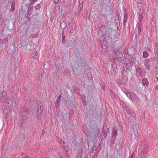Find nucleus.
Instances as JSON below:
<instances>
[{
    "instance_id": "obj_32",
    "label": "nucleus",
    "mask_w": 158,
    "mask_h": 158,
    "mask_svg": "<svg viewBox=\"0 0 158 158\" xmlns=\"http://www.w3.org/2000/svg\"><path fill=\"white\" fill-rule=\"evenodd\" d=\"M62 42L64 43H65V36H64V35H62Z\"/></svg>"
},
{
    "instance_id": "obj_46",
    "label": "nucleus",
    "mask_w": 158,
    "mask_h": 158,
    "mask_svg": "<svg viewBox=\"0 0 158 158\" xmlns=\"http://www.w3.org/2000/svg\"><path fill=\"white\" fill-rule=\"evenodd\" d=\"M45 158H46L45 157Z\"/></svg>"
},
{
    "instance_id": "obj_31",
    "label": "nucleus",
    "mask_w": 158,
    "mask_h": 158,
    "mask_svg": "<svg viewBox=\"0 0 158 158\" xmlns=\"http://www.w3.org/2000/svg\"><path fill=\"white\" fill-rule=\"evenodd\" d=\"M138 18H139V20L140 22H141V20L142 19V15L139 14V16Z\"/></svg>"
},
{
    "instance_id": "obj_43",
    "label": "nucleus",
    "mask_w": 158,
    "mask_h": 158,
    "mask_svg": "<svg viewBox=\"0 0 158 158\" xmlns=\"http://www.w3.org/2000/svg\"><path fill=\"white\" fill-rule=\"evenodd\" d=\"M156 78H157V81H158V77H156Z\"/></svg>"
},
{
    "instance_id": "obj_3",
    "label": "nucleus",
    "mask_w": 158,
    "mask_h": 158,
    "mask_svg": "<svg viewBox=\"0 0 158 158\" xmlns=\"http://www.w3.org/2000/svg\"><path fill=\"white\" fill-rule=\"evenodd\" d=\"M56 141L62 147L64 148V150H65L66 154L68 155V153L69 151V148L67 146H65V143L64 141H63L59 137H57L56 138ZM68 157L69 158V156L68 155H67Z\"/></svg>"
},
{
    "instance_id": "obj_5",
    "label": "nucleus",
    "mask_w": 158,
    "mask_h": 158,
    "mask_svg": "<svg viewBox=\"0 0 158 158\" xmlns=\"http://www.w3.org/2000/svg\"><path fill=\"white\" fill-rule=\"evenodd\" d=\"M43 108L41 106L38 107L37 111L36 117L38 119H39L42 114Z\"/></svg>"
},
{
    "instance_id": "obj_37",
    "label": "nucleus",
    "mask_w": 158,
    "mask_h": 158,
    "mask_svg": "<svg viewBox=\"0 0 158 158\" xmlns=\"http://www.w3.org/2000/svg\"><path fill=\"white\" fill-rule=\"evenodd\" d=\"M131 100V101L132 102H133L134 101V100L133 99H132L131 98H130V99Z\"/></svg>"
},
{
    "instance_id": "obj_26",
    "label": "nucleus",
    "mask_w": 158,
    "mask_h": 158,
    "mask_svg": "<svg viewBox=\"0 0 158 158\" xmlns=\"http://www.w3.org/2000/svg\"><path fill=\"white\" fill-rule=\"evenodd\" d=\"M116 137H113L112 136V139H111V142L112 144H113L115 143V138Z\"/></svg>"
},
{
    "instance_id": "obj_23",
    "label": "nucleus",
    "mask_w": 158,
    "mask_h": 158,
    "mask_svg": "<svg viewBox=\"0 0 158 158\" xmlns=\"http://www.w3.org/2000/svg\"><path fill=\"white\" fill-rule=\"evenodd\" d=\"M133 98H135V100L138 102H139L140 101V100L139 98L136 95H134Z\"/></svg>"
},
{
    "instance_id": "obj_4",
    "label": "nucleus",
    "mask_w": 158,
    "mask_h": 158,
    "mask_svg": "<svg viewBox=\"0 0 158 158\" xmlns=\"http://www.w3.org/2000/svg\"><path fill=\"white\" fill-rule=\"evenodd\" d=\"M142 69L139 67H137L136 68V74L138 76H140L141 77H143L145 76L144 74H143Z\"/></svg>"
},
{
    "instance_id": "obj_42",
    "label": "nucleus",
    "mask_w": 158,
    "mask_h": 158,
    "mask_svg": "<svg viewBox=\"0 0 158 158\" xmlns=\"http://www.w3.org/2000/svg\"><path fill=\"white\" fill-rule=\"evenodd\" d=\"M85 104H86V102H83V104H84V105H85Z\"/></svg>"
},
{
    "instance_id": "obj_40",
    "label": "nucleus",
    "mask_w": 158,
    "mask_h": 158,
    "mask_svg": "<svg viewBox=\"0 0 158 158\" xmlns=\"http://www.w3.org/2000/svg\"><path fill=\"white\" fill-rule=\"evenodd\" d=\"M156 89H158V85H157L156 87Z\"/></svg>"
},
{
    "instance_id": "obj_24",
    "label": "nucleus",
    "mask_w": 158,
    "mask_h": 158,
    "mask_svg": "<svg viewBox=\"0 0 158 158\" xmlns=\"http://www.w3.org/2000/svg\"><path fill=\"white\" fill-rule=\"evenodd\" d=\"M22 158H31L30 156H28L26 154L23 153L22 154Z\"/></svg>"
},
{
    "instance_id": "obj_29",
    "label": "nucleus",
    "mask_w": 158,
    "mask_h": 158,
    "mask_svg": "<svg viewBox=\"0 0 158 158\" xmlns=\"http://www.w3.org/2000/svg\"><path fill=\"white\" fill-rule=\"evenodd\" d=\"M96 149V147L94 146L91 149V152L93 153V151Z\"/></svg>"
},
{
    "instance_id": "obj_8",
    "label": "nucleus",
    "mask_w": 158,
    "mask_h": 158,
    "mask_svg": "<svg viewBox=\"0 0 158 158\" xmlns=\"http://www.w3.org/2000/svg\"><path fill=\"white\" fill-rule=\"evenodd\" d=\"M61 96L59 95L57 98L55 102V106L56 108H58L59 107L60 103V101Z\"/></svg>"
},
{
    "instance_id": "obj_39",
    "label": "nucleus",
    "mask_w": 158,
    "mask_h": 158,
    "mask_svg": "<svg viewBox=\"0 0 158 158\" xmlns=\"http://www.w3.org/2000/svg\"><path fill=\"white\" fill-rule=\"evenodd\" d=\"M86 126L85 124H83V127H85Z\"/></svg>"
},
{
    "instance_id": "obj_6",
    "label": "nucleus",
    "mask_w": 158,
    "mask_h": 158,
    "mask_svg": "<svg viewBox=\"0 0 158 158\" xmlns=\"http://www.w3.org/2000/svg\"><path fill=\"white\" fill-rule=\"evenodd\" d=\"M30 55L33 58L35 59H37L38 57V54L35 50L31 51Z\"/></svg>"
},
{
    "instance_id": "obj_16",
    "label": "nucleus",
    "mask_w": 158,
    "mask_h": 158,
    "mask_svg": "<svg viewBox=\"0 0 158 158\" xmlns=\"http://www.w3.org/2000/svg\"><path fill=\"white\" fill-rule=\"evenodd\" d=\"M124 109L129 114H130L132 112V111L130 109V108L126 106H125V107H123Z\"/></svg>"
},
{
    "instance_id": "obj_30",
    "label": "nucleus",
    "mask_w": 158,
    "mask_h": 158,
    "mask_svg": "<svg viewBox=\"0 0 158 158\" xmlns=\"http://www.w3.org/2000/svg\"><path fill=\"white\" fill-rule=\"evenodd\" d=\"M126 94L128 98L129 99H130V98H131V96L129 92H127Z\"/></svg>"
},
{
    "instance_id": "obj_33",
    "label": "nucleus",
    "mask_w": 158,
    "mask_h": 158,
    "mask_svg": "<svg viewBox=\"0 0 158 158\" xmlns=\"http://www.w3.org/2000/svg\"><path fill=\"white\" fill-rule=\"evenodd\" d=\"M113 51L114 54H115L116 56H117V52H118V50L117 49H114L113 50Z\"/></svg>"
},
{
    "instance_id": "obj_1",
    "label": "nucleus",
    "mask_w": 158,
    "mask_h": 158,
    "mask_svg": "<svg viewBox=\"0 0 158 158\" xmlns=\"http://www.w3.org/2000/svg\"><path fill=\"white\" fill-rule=\"evenodd\" d=\"M148 147V144L146 141H143L141 143L139 147V156L140 158H146V154L145 152Z\"/></svg>"
},
{
    "instance_id": "obj_15",
    "label": "nucleus",
    "mask_w": 158,
    "mask_h": 158,
    "mask_svg": "<svg viewBox=\"0 0 158 158\" xmlns=\"http://www.w3.org/2000/svg\"><path fill=\"white\" fill-rule=\"evenodd\" d=\"M83 151L81 150H79L78 151V154L77 156V158H81V156L83 153Z\"/></svg>"
},
{
    "instance_id": "obj_45",
    "label": "nucleus",
    "mask_w": 158,
    "mask_h": 158,
    "mask_svg": "<svg viewBox=\"0 0 158 158\" xmlns=\"http://www.w3.org/2000/svg\"><path fill=\"white\" fill-rule=\"evenodd\" d=\"M6 20H8V19H6Z\"/></svg>"
},
{
    "instance_id": "obj_22",
    "label": "nucleus",
    "mask_w": 158,
    "mask_h": 158,
    "mask_svg": "<svg viewBox=\"0 0 158 158\" xmlns=\"http://www.w3.org/2000/svg\"><path fill=\"white\" fill-rule=\"evenodd\" d=\"M34 8H35V9L36 10H39L41 8L40 5L39 4H38L36 6H35Z\"/></svg>"
},
{
    "instance_id": "obj_35",
    "label": "nucleus",
    "mask_w": 158,
    "mask_h": 158,
    "mask_svg": "<svg viewBox=\"0 0 158 158\" xmlns=\"http://www.w3.org/2000/svg\"><path fill=\"white\" fill-rule=\"evenodd\" d=\"M60 0H54V2L56 3H58Z\"/></svg>"
},
{
    "instance_id": "obj_20",
    "label": "nucleus",
    "mask_w": 158,
    "mask_h": 158,
    "mask_svg": "<svg viewBox=\"0 0 158 158\" xmlns=\"http://www.w3.org/2000/svg\"><path fill=\"white\" fill-rule=\"evenodd\" d=\"M136 28L137 30H138V32L139 33L140 32H141V26L139 23H138L137 24L136 26Z\"/></svg>"
},
{
    "instance_id": "obj_9",
    "label": "nucleus",
    "mask_w": 158,
    "mask_h": 158,
    "mask_svg": "<svg viewBox=\"0 0 158 158\" xmlns=\"http://www.w3.org/2000/svg\"><path fill=\"white\" fill-rule=\"evenodd\" d=\"M8 40L7 38H4L3 39L0 40V45L4 44L7 43Z\"/></svg>"
},
{
    "instance_id": "obj_17",
    "label": "nucleus",
    "mask_w": 158,
    "mask_h": 158,
    "mask_svg": "<svg viewBox=\"0 0 158 158\" xmlns=\"http://www.w3.org/2000/svg\"><path fill=\"white\" fill-rule=\"evenodd\" d=\"M117 131L115 130L114 128H113L112 131V136L116 137L117 136Z\"/></svg>"
},
{
    "instance_id": "obj_36",
    "label": "nucleus",
    "mask_w": 158,
    "mask_h": 158,
    "mask_svg": "<svg viewBox=\"0 0 158 158\" xmlns=\"http://www.w3.org/2000/svg\"><path fill=\"white\" fill-rule=\"evenodd\" d=\"M142 0H137V2L138 3H141Z\"/></svg>"
},
{
    "instance_id": "obj_27",
    "label": "nucleus",
    "mask_w": 158,
    "mask_h": 158,
    "mask_svg": "<svg viewBox=\"0 0 158 158\" xmlns=\"http://www.w3.org/2000/svg\"><path fill=\"white\" fill-rule=\"evenodd\" d=\"M40 72H41V74L40 75H39L38 77V78L40 79V78H41L42 77V76L44 74V71L42 70H40Z\"/></svg>"
},
{
    "instance_id": "obj_11",
    "label": "nucleus",
    "mask_w": 158,
    "mask_h": 158,
    "mask_svg": "<svg viewBox=\"0 0 158 158\" xmlns=\"http://www.w3.org/2000/svg\"><path fill=\"white\" fill-rule=\"evenodd\" d=\"M142 83L143 85L147 86L148 84V80L145 78H143L142 79Z\"/></svg>"
},
{
    "instance_id": "obj_14",
    "label": "nucleus",
    "mask_w": 158,
    "mask_h": 158,
    "mask_svg": "<svg viewBox=\"0 0 158 158\" xmlns=\"http://www.w3.org/2000/svg\"><path fill=\"white\" fill-rule=\"evenodd\" d=\"M150 61V60L148 59H145L144 61V65L145 67L148 68L149 67V65H148V63Z\"/></svg>"
},
{
    "instance_id": "obj_41",
    "label": "nucleus",
    "mask_w": 158,
    "mask_h": 158,
    "mask_svg": "<svg viewBox=\"0 0 158 158\" xmlns=\"http://www.w3.org/2000/svg\"><path fill=\"white\" fill-rule=\"evenodd\" d=\"M117 83L118 84H121V83L120 82H117Z\"/></svg>"
},
{
    "instance_id": "obj_28",
    "label": "nucleus",
    "mask_w": 158,
    "mask_h": 158,
    "mask_svg": "<svg viewBox=\"0 0 158 158\" xmlns=\"http://www.w3.org/2000/svg\"><path fill=\"white\" fill-rule=\"evenodd\" d=\"M83 6V4H79L78 6L79 10L80 12H81V10L82 9Z\"/></svg>"
},
{
    "instance_id": "obj_25",
    "label": "nucleus",
    "mask_w": 158,
    "mask_h": 158,
    "mask_svg": "<svg viewBox=\"0 0 158 158\" xmlns=\"http://www.w3.org/2000/svg\"><path fill=\"white\" fill-rule=\"evenodd\" d=\"M37 0H31L29 1V5H31L35 3Z\"/></svg>"
},
{
    "instance_id": "obj_18",
    "label": "nucleus",
    "mask_w": 158,
    "mask_h": 158,
    "mask_svg": "<svg viewBox=\"0 0 158 158\" xmlns=\"http://www.w3.org/2000/svg\"><path fill=\"white\" fill-rule=\"evenodd\" d=\"M15 2H13L11 4L10 11L12 12L14 10H15Z\"/></svg>"
},
{
    "instance_id": "obj_2",
    "label": "nucleus",
    "mask_w": 158,
    "mask_h": 158,
    "mask_svg": "<svg viewBox=\"0 0 158 158\" xmlns=\"http://www.w3.org/2000/svg\"><path fill=\"white\" fill-rule=\"evenodd\" d=\"M0 97L4 106H9L10 101L5 91H3L2 94L0 95Z\"/></svg>"
},
{
    "instance_id": "obj_21",
    "label": "nucleus",
    "mask_w": 158,
    "mask_h": 158,
    "mask_svg": "<svg viewBox=\"0 0 158 158\" xmlns=\"http://www.w3.org/2000/svg\"><path fill=\"white\" fill-rule=\"evenodd\" d=\"M149 55L148 53L146 51H144L143 52V57L144 58H147Z\"/></svg>"
},
{
    "instance_id": "obj_19",
    "label": "nucleus",
    "mask_w": 158,
    "mask_h": 158,
    "mask_svg": "<svg viewBox=\"0 0 158 158\" xmlns=\"http://www.w3.org/2000/svg\"><path fill=\"white\" fill-rule=\"evenodd\" d=\"M38 36V34L37 33H35L31 34L29 36L30 38H35Z\"/></svg>"
},
{
    "instance_id": "obj_12",
    "label": "nucleus",
    "mask_w": 158,
    "mask_h": 158,
    "mask_svg": "<svg viewBox=\"0 0 158 158\" xmlns=\"http://www.w3.org/2000/svg\"><path fill=\"white\" fill-rule=\"evenodd\" d=\"M129 116V118L130 119H132V118L134 119H135V114L132 112L130 114H128Z\"/></svg>"
},
{
    "instance_id": "obj_7",
    "label": "nucleus",
    "mask_w": 158,
    "mask_h": 158,
    "mask_svg": "<svg viewBox=\"0 0 158 158\" xmlns=\"http://www.w3.org/2000/svg\"><path fill=\"white\" fill-rule=\"evenodd\" d=\"M128 19V14L127 12L124 11V19L123 20V25L124 26H126V23Z\"/></svg>"
},
{
    "instance_id": "obj_10",
    "label": "nucleus",
    "mask_w": 158,
    "mask_h": 158,
    "mask_svg": "<svg viewBox=\"0 0 158 158\" xmlns=\"http://www.w3.org/2000/svg\"><path fill=\"white\" fill-rule=\"evenodd\" d=\"M100 39L101 41V42L102 43L103 42V43L104 42H106V36L105 34H103L101 35L100 37Z\"/></svg>"
},
{
    "instance_id": "obj_13",
    "label": "nucleus",
    "mask_w": 158,
    "mask_h": 158,
    "mask_svg": "<svg viewBox=\"0 0 158 158\" xmlns=\"http://www.w3.org/2000/svg\"><path fill=\"white\" fill-rule=\"evenodd\" d=\"M67 26L66 23L64 22H62L60 24V27L63 30H64L65 28Z\"/></svg>"
},
{
    "instance_id": "obj_38",
    "label": "nucleus",
    "mask_w": 158,
    "mask_h": 158,
    "mask_svg": "<svg viewBox=\"0 0 158 158\" xmlns=\"http://www.w3.org/2000/svg\"><path fill=\"white\" fill-rule=\"evenodd\" d=\"M57 155H58V156H59L58 157H60V158L61 157V156L59 154H57Z\"/></svg>"
},
{
    "instance_id": "obj_44",
    "label": "nucleus",
    "mask_w": 158,
    "mask_h": 158,
    "mask_svg": "<svg viewBox=\"0 0 158 158\" xmlns=\"http://www.w3.org/2000/svg\"><path fill=\"white\" fill-rule=\"evenodd\" d=\"M4 112H5V113H7V111H4Z\"/></svg>"
},
{
    "instance_id": "obj_34",
    "label": "nucleus",
    "mask_w": 158,
    "mask_h": 158,
    "mask_svg": "<svg viewBox=\"0 0 158 158\" xmlns=\"http://www.w3.org/2000/svg\"><path fill=\"white\" fill-rule=\"evenodd\" d=\"M78 2L79 4H83L84 0H79Z\"/></svg>"
}]
</instances>
